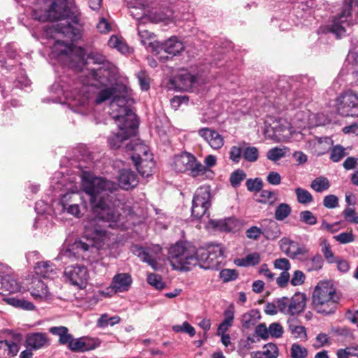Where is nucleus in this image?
Masks as SVG:
<instances>
[{
  "instance_id": "nucleus-1",
  "label": "nucleus",
  "mask_w": 358,
  "mask_h": 358,
  "mask_svg": "<svg viewBox=\"0 0 358 358\" xmlns=\"http://www.w3.org/2000/svg\"><path fill=\"white\" fill-rule=\"evenodd\" d=\"M74 28L76 29L75 27ZM77 30L76 36L70 38L71 40L78 38L79 30ZM60 36L67 38L58 34L49 38V43L52 42L50 47L52 57L75 69H82L86 59L88 62L101 66L90 70L87 83L77 80L70 85L64 79L55 82L50 88L51 96L45 99V101L66 104L73 112L87 115L92 112L94 103L99 104L111 97L113 99L116 95L122 94L124 85L118 89L113 85L108 86L116 79L117 73V69L113 64L107 61L106 57L98 52H92L85 58V49L73 44H67L61 40Z\"/></svg>"
},
{
  "instance_id": "nucleus-2",
  "label": "nucleus",
  "mask_w": 358,
  "mask_h": 358,
  "mask_svg": "<svg viewBox=\"0 0 358 358\" xmlns=\"http://www.w3.org/2000/svg\"><path fill=\"white\" fill-rule=\"evenodd\" d=\"M81 186L90 196V204L94 218L84 225V236L76 240L69 248L60 254V259L76 258L94 261L100 248L109 247L115 241L106 229L97 223L101 221L113 229L127 228L124 216L120 213L122 203L115 192L117 185L103 177L95 176L90 171H82Z\"/></svg>"
},
{
  "instance_id": "nucleus-3",
  "label": "nucleus",
  "mask_w": 358,
  "mask_h": 358,
  "mask_svg": "<svg viewBox=\"0 0 358 358\" xmlns=\"http://www.w3.org/2000/svg\"><path fill=\"white\" fill-rule=\"evenodd\" d=\"M22 6L31 8V16L38 21H58L52 26H45L44 34L50 38L55 34H63L69 38L76 36L78 30L74 28L79 19L70 14L66 0H18Z\"/></svg>"
},
{
  "instance_id": "nucleus-4",
  "label": "nucleus",
  "mask_w": 358,
  "mask_h": 358,
  "mask_svg": "<svg viewBox=\"0 0 358 358\" xmlns=\"http://www.w3.org/2000/svg\"><path fill=\"white\" fill-rule=\"evenodd\" d=\"M122 90V94L115 96L110 103V114L118 127V131L108 138L112 149L120 148L124 141L135 135L138 126L136 115L129 106V88L124 85Z\"/></svg>"
},
{
  "instance_id": "nucleus-5",
  "label": "nucleus",
  "mask_w": 358,
  "mask_h": 358,
  "mask_svg": "<svg viewBox=\"0 0 358 358\" xmlns=\"http://www.w3.org/2000/svg\"><path fill=\"white\" fill-rule=\"evenodd\" d=\"M292 90L289 92H282L278 90L272 92L268 95L269 101L277 108L278 110H293L296 108H302L306 105V99L303 97L304 94H296L295 90L301 88L308 90L315 85V80L307 76L299 75L291 78Z\"/></svg>"
},
{
  "instance_id": "nucleus-6",
  "label": "nucleus",
  "mask_w": 358,
  "mask_h": 358,
  "mask_svg": "<svg viewBox=\"0 0 358 358\" xmlns=\"http://www.w3.org/2000/svg\"><path fill=\"white\" fill-rule=\"evenodd\" d=\"M340 301V294L334 285L327 281L320 282L312 295L313 309L325 315L334 313Z\"/></svg>"
},
{
  "instance_id": "nucleus-7",
  "label": "nucleus",
  "mask_w": 358,
  "mask_h": 358,
  "mask_svg": "<svg viewBox=\"0 0 358 358\" xmlns=\"http://www.w3.org/2000/svg\"><path fill=\"white\" fill-rule=\"evenodd\" d=\"M197 250L189 243L178 242L168 252V259L173 269L187 271L197 264Z\"/></svg>"
},
{
  "instance_id": "nucleus-8",
  "label": "nucleus",
  "mask_w": 358,
  "mask_h": 358,
  "mask_svg": "<svg viewBox=\"0 0 358 358\" xmlns=\"http://www.w3.org/2000/svg\"><path fill=\"white\" fill-rule=\"evenodd\" d=\"M172 3L170 0H155L150 4L147 0H139L136 4H131L133 8H139L143 10V15H146L153 22H165L168 24L174 18V12L168 5Z\"/></svg>"
},
{
  "instance_id": "nucleus-9",
  "label": "nucleus",
  "mask_w": 358,
  "mask_h": 358,
  "mask_svg": "<svg viewBox=\"0 0 358 358\" xmlns=\"http://www.w3.org/2000/svg\"><path fill=\"white\" fill-rule=\"evenodd\" d=\"M67 181V177L61 172L55 173L50 181V186L54 192H59L62 190H66L65 194L60 195V205L64 208L69 204L80 202L83 203L85 208L86 203L83 201L82 196L78 193V187L73 181Z\"/></svg>"
},
{
  "instance_id": "nucleus-10",
  "label": "nucleus",
  "mask_w": 358,
  "mask_h": 358,
  "mask_svg": "<svg viewBox=\"0 0 358 358\" xmlns=\"http://www.w3.org/2000/svg\"><path fill=\"white\" fill-rule=\"evenodd\" d=\"M197 264L205 270H217L223 263L224 251L220 244H210L197 251Z\"/></svg>"
},
{
  "instance_id": "nucleus-11",
  "label": "nucleus",
  "mask_w": 358,
  "mask_h": 358,
  "mask_svg": "<svg viewBox=\"0 0 358 358\" xmlns=\"http://www.w3.org/2000/svg\"><path fill=\"white\" fill-rule=\"evenodd\" d=\"M172 166L176 171L188 172L193 178L203 176L208 171L193 155L187 152L175 156Z\"/></svg>"
},
{
  "instance_id": "nucleus-12",
  "label": "nucleus",
  "mask_w": 358,
  "mask_h": 358,
  "mask_svg": "<svg viewBox=\"0 0 358 358\" xmlns=\"http://www.w3.org/2000/svg\"><path fill=\"white\" fill-rule=\"evenodd\" d=\"M353 0H345V7L340 14L334 17L331 24L328 27V31L334 34L337 38L345 35L347 29L355 23H358V18L352 20L351 10Z\"/></svg>"
},
{
  "instance_id": "nucleus-13",
  "label": "nucleus",
  "mask_w": 358,
  "mask_h": 358,
  "mask_svg": "<svg viewBox=\"0 0 358 358\" xmlns=\"http://www.w3.org/2000/svg\"><path fill=\"white\" fill-rule=\"evenodd\" d=\"M336 110L343 117H358V93L347 90L336 99Z\"/></svg>"
},
{
  "instance_id": "nucleus-14",
  "label": "nucleus",
  "mask_w": 358,
  "mask_h": 358,
  "mask_svg": "<svg viewBox=\"0 0 358 358\" xmlns=\"http://www.w3.org/2000/svg\"><path fill=\"white\" fill-rule=\"evenodd\" d=\"M211 194L209 186H201L194 193L192 199V215L200 219L204 215L209 217L208 209L211 206Z\"/></svg>"
},
{
  "instance_id": "nucleus-15",
  "label": "nucleus",
  "mask_w": 358,
  "mask_h": 358,
  "mask_svg": "<svg viewBox=\"0 0 358 358\" xmlns=\"http://www.w3.org/2000/svg\"><path fill=\"white\" fill-rule=\"evenodd\" d=\"M292 134V128L285 121H274L272 124H266L264 134L266 138L274 140L276 142L286 141L289 140Z\"/></svg>"
},
{
  "instance_id": "nucleus-16",
  "label": "nucleus",
  "mask_w": 358,
  "mask_h": 358,
  "mask_svg": "<svg viewBox=\"0 0 358 358\" xmlns=\"http://www.w3.org/2000/svg\"><path fill=\"white\" fill-rule=\"evenodd\" d=\"M66 281L79 289L84 288L89 279V274L85 266L81 265L66 266L64 271Z\"/></svg>"
},
{
  "instance_id": "nucleus-17",
  "label": "nucleus",
  "mask_w": 358,
  "mask_h": 358,
  "mask_svg": "<svg viewBox=\"0 0 358 358\" xmlns=\"http://www.w3.org/2000/svg\"><path fill=\"white\" fill-rule=\"evenodd\" d=\"M132 283V278L128 273H122L116 274L110 285L106 289V291H101V294L104 296H112L118 292H127L129 289Z\"/></svg>"
},
{
  "instance_id": "nucleus-18",
  "label": "nucleus",
  "mask_w": 358,
  "mask_h": 358,
  "mask_svg": "<svg viewBox=\"0 0 358 358\" xmlns=\"http://www.w3.org/2000/svg\"><path fill=\"white\" fill-rule=\"evenodd\" d=\"M280 250L291 259H297L299 255H304L308 252L305 246L287 237L281 238L279 241Z\"/></svg>"
},
{
  "instance_id": "nucleus-19",
  "label": "nucleus",
  "mask_w": 358,
  "mask_h": 358,
  "mask_svg": "<svg viewBox=\"0 0 358 358\" xmlns=\"http://www.w3.org/2000/svg\"><path fill=\"white\" fill-rule=\"evenodd\" d=\"M131 250L143 262H147L155 270L157 269V255L161 252L159 245H155L152 248L134 245Z\"/></svg>"
},
{
  "instance_id": "nucleus-20",
  "label": "nucleus",
  "mask_w": 358,
  "mask_h": 358,
  "mask_svg": "<svg viewBox=\"0 0 358 358\" xmlns=\"http://www.w3.org/2000/svg\"><path fill=\"white\" fill-rule=\"evenodd\" d=\"M184 45L178 37L172 36L166 40L164 43H158L157 49L155 50L156 54H159L164 51V52L176 56L179 55L184 50Z\"/></svg>"
},
{
  "instance_id": "nucleus-21",
  "label": "nucleus",
  "mask_w": 358,
  "mask_h": 358,
  "mask_svg": "<svg viewBox=\"0 0 358 358\" xmlns=\"http://www.w3.org/2000/svg\"><path fill=\"white\" fill-rule=\"evenodd\" d=\"M198 134L213 150H220L224 145V137L214 129L201 128L198 131Z\"/></svg>"
},
{
  "instance_id": "nucleus-22",
  "label": "nucleus",
  "mask_w": 358,
  "mask_h": 358,
  "mask_svg": "<svg viewBox=\"0 0 358 358\" xmlns=\"http://www.w3.org/2000/svg\"><path fill=\"white\" fill-rule=\"evenodd\" d=\"M35 210L38 214L37 217L35 219L34 227L36 229L43 228V227H48L51 225V222L49 217L46 215L51 210L50 206L43 200L38 201L36 203Z\"/></svg>"
},
{
  "instance_id": "nucleus-23",
  "label": "nucleus",
  "mask_w": 358,
  "mask_h": 358,
  "mask_svg": "<svg viewBox=\"0 0 358 358\" xmlns=\"http://www.w3.org/2000/svg\"><path fill=\"white\" fill-rule=\"evenodd\" d=\"M117 181L120 187L128 190L137 186L138 184V178L134 171L124 169L120 171Z\"/></svg>"
},
{
  "instance_id": "nucleus-24",
  "label": "nucleus",
  "mask_w": 358,
  "mask_h": 358,
  "mask_svg": "<svg viewBox=\"0 0 358 358\" xmlns=\"http://www.w3.org/2000/svg\"><path fill=\"white\" fill-rule=\"evenodd\" d=\"M176 82L180 90L190 91L199 85V77L187 70H183L176 78Z\"/></svg>"
},
{
  "instance_id": "nucleus-25",
  "label": "nucleus",
  "mask_w": 358,
  "mask_h": 358,
  "mask_svg": "<svg viewBox=\"0 0 358 358\" xmlns=\"http://www.w3.org/2000/svg\"><path fill=\"white\" fill-rule=\"evenodd\" d=\"M320 114L314 115L310 113L309 110H299L296 113L294 117V122L299 128H305L306 127L319 126L324 124V121L317 120L313 123L312 118L313 117H319Z\"/></svg>"
},
{
  "instance_id": "nucleus-26",
  "label": "nucleus",
  "mask_w": 358,
  "mask_h": 358,
  "mask_svg": "<svg viewBox=\"0 0 358 358\" xmlns=\"http://www.w3.org/2000/svg\"><path fill=\"white\" fill-rule=\"evenodd\" d=\"M127 150H132L134 152L131 158L134 163H137L145 158L152 157V153L150 152L149 148L143 143H136L134 145L131 143L126 145Z\"/></svg>"
},
{
  "instance_id": "nucleus-27",
  "label": "nucleus",
  "mask_w": 358,
  "mask_h": 358,
  "mask_svg": "<svg viewBox=\"0 0 358 358\" xmlns=\"http://www.w3.org/2000/svg\"><path fill=\"white\" fill-rule=\"evenodd\" d=\"M34 271L38 275L43 278L53 279L57 275L56 266L50 261L37 262Z\"/></svg>"
},
{
  "instance_id": "nucleus-28",
  "label": "nucleus",
  "mask_w": 358,
  "mask_h": 358,
  "mask_svg": "<svg viewBox=\"0 0 358 358\" xmlns=\"http://www.w3.org/2000/svg\"><path fill=\"white\" fill-rule=\"evenodd\" d=\"M47 343V336L43 333L29 334L26 338L27 348L31 350L41 349L45 346Z\"/></svg>"
},
{
  "instance_id": "nucleus-29",
  "label": "nucleus",
  "mask_w": 358,
  "mask_h": 358,
  "mask_svg": "<svg viewBox=\"0 0 358 358\" xmlns=\"http://www.w3.org/2000/svg\"><path fill=\"white\" fill-rule=\"evenodd\" d=\"M260 319V311L258 309H251L241 316V327L243 329H250L257 324Z\"/></svg>"
},
{
  "instance_id": "nucleus-30",
  "label": "nucleus",
  "mask_w": 358,
  "mask_h": 358,
  "mask_svg": "<svg viewBox=\"0 0 358 358\" xmlns=\"http://www.w3.org/2000/svg\"><path fill=\"white\" fill-rule=\"evenodd\" d=\"M96 345L93 340L89 338H79L73 339L70 343L69 349L75 352H85L94 349Z\"/></svg>"
},
{
  "instance_id": "nucleus-31",
  "label": "nucleus",
  "mask_w": 358,
  "mask_h": 358,
  "mask_svg": "<svg viewBox=\"0 0 358 358\" xmlns=\"http://www.w3.org/2000/svg\"><path fill=\"white\" fill-rule=\"evenodd\" d=\"M138 33L141 40V43L146 48L150 49L152 52H155L157 49L159 41L156 39V36L153 33L147 30L138 28Z\"/></svg>"
},
{
  "instance_id": "nucleus-32",
  "label": "nucleus",
  "mask_w": 358,
  "mask_h": 358,
  "mask_svg": "<svg viewBox=\"0 0 358 358\" xmlns=\"http://www.w3.org/2000/svg\"><path fill=\"white\" fill-rule=\"evenodd\" d=\"M306 303V295L302 293H296L289 299L290 315H294L301 313L305 308Z\"/></svg>"
},
{
  "instance_id": "nucleus-33",
  "label": "nucleus",
  "mask_w": 358,
  "mask_h": 358,
  "mask_svg": "<svg viewBox=\"0 0 358 358\" xmlns=\"http://www.w3.org/2000/svg\"><path fill=\"white\" fill-rule=\"evenodd\" d=\"M134 164L142 177L148 178L152 174L155 168V162L153 161L152 157L145 158Z\"/></svg>"
},
{
  "instance_id": "nucleus-34",
  "label": "nucleus",
  "mask_w": 358,
  "mask_h": 358,
  "mask_svg": "<svg viewBox=\"0 0 358 358\" xmlns=\"http://www.w3.org/2000/svg\"><path fill=\"white\" fill-rule=\"evenodd\" d=\"M0 285L2 289L9 293H16L20 291L21 286L11 275H0Z\"/></svg>"
},
{
  "instance_id": "nucleus-35",
  "label": "nucleus",
  "mask_w": 358,
  "mask_h": 358,
  "mask_svg": "<svg viewBox=\"0 0 358 358\" xmlns=\"http://www.w3.org/2000/svg\"><path fill=\"white\" fill-rule=\"evenodd\" d=\"M224 319L219 324L217 334L227 333L229 328L232 327L234 320V310L233 308H229L224 311Z\"/></svg>"
},
{
  "instance_id": "nucleus-36",
  "label": "nucleus",
  "mask_w": 358,
  "mask_h": 358,
  "mask_svg": "<svg viewBox=\"0 0 358 358\" xmlns=\"http://www.w3.org/2000/svg\"><path fill=\"white\" fill-rule=\"evenodd\" d=\"M278 356V348L274 343L266 344L262 351H257L254 354V358H277Z\"/></svg>"
},
{
  "instance_id": "nucleus-37",
  "label": "nucleus",
  "mask_w": 358,
  "mask_h": 358,
  "mask_svg": "<svg viewBox=\"0 0 358 358\" xmlns=\"http://www.w3.org/2000/svg\"><path fill=\"white\" fill-rule=\"evenodd\" d=\"M108 45L111 48L116 49L122 54H129L130 48L127 45L122 37L116 35H112L108 41Z\"/></svg>"
},
{
  "instance_id": "nucleus-38",
  "label": "nucleus",
  "mask_w": 358,
  "mask_h": 358,
  "mask_svg": "<svg viewBox=\"0 0 358 358\" xmlns=\"http://www.w3.org/2000/svg\"><path fill=\"white\" fill-rule=\"evenodd\" d=\"M263 235L268 240H275L278 238L280 234V229L278 223L273 220L268 221L267 226L264 229Z\"/></svg>"
},
{
  "instance_id": "nucleus-39",
  "label": "nucleus",
  "mask_w": 358,
  "mask_h": 358,
  "mask_svg": "<svg viewBox=\"0 0 358 358\" xmlns=\"http://www.w3.org/2000/svg\"><path fill=\"white\" fill-rule=\"evenodd\" d=\"M4 300L8 304L22 310H33L35 308L34 305L31 302L23 299L10 296L5 298Z\"/></svg>"
},
{
  "instance_id": "nucleus-40",
  "label": "nucleus",
  "mask_w": 358,
  "mask_h": 358,
  "mask_svg": "<svg viewBox=\"0 0 358 358\" xmlns=\"http://www.w3.org/2000/svg\"><path fill=\"white\" fill-rule=\"evenodd\" d=\"M234 220L231 218L224 220H210L209 225L216 230L231 231L233 229Z\"/></svg>"
},
{
  "instance_id": "nucleus-41",
  "label": "nucleus",
  "mask_w": 358,
  "mask_h": 358,
  "mask_svg": "<svg viewBox=\"0 0 358 358\" xmlns=\"http://www.w3.org/2000/svg\"><path fill=\"white\" fill-rule=\"evenodd\" d=\"M33 283L34 286L31 294L34 299H43L48 296V286L44 282L41 280H35Z\"/></svg>"
},
{
  "instance_id": "nucleus-42",
  "label": "nucleus",
  "mask_w": 358,
  "mask_h": 358,
  "mask_svg": "<svg viewBox=\"0 0 358 358\" xmlns=\"http://www.w3.org/2000/svg\"><path fill=\"white\" fill-rule=\"evenodd\" d=\"M260 262V256L257 252H253L247 255L244 258L237 259L235 264L239 266H253L258 264Z\"/></svg>"
},
{
  "instance_id": "nucleus-43",
  "label": "nucleus",
  "mask_w": 358,
  "mask_h": 358,
  "mask_svg": "<svg viewBox=\"0 0 358 358\" xmlns=\"http://www.w3.org/2000/svg\"><path fill=\"white\" fill-rule=\"evenodd\" d=\"M6 53L7 56V59L5 58L0 59V67H5L7 69H9L10 67H13L15 64V57L17 56L15 50L13 48V46L11 45H8L6 50Z\"/></svg>"
},
{
  "instance_id": "nucleus-44",
  "label": "nucleus",
  "mask_w": 358,
  "mask_h": 358,
  "mask_svg": "<svg viewBox=\"0 0 358 358\" xmlns=\"http://www.w3.org/2000/svg\"><path fill=\"white\" fill-rule=\"evenodd\" d=\"M310 187L316 192L321 193L329 189L330 182L327 178L320 176L312 180Z\"/></svg>"
},
{
  "instance_id": "nucleus-45",
  "label": "nucleus",
  "mask_w": 358,
  "mask_h": 358,
  "mask_svg": "<svg viewBox=\"0 0 358 358\" xmlns=\"http://www.w3.org/2000/svg\"><path fill=\"white\" fill-rule=\"evenodd\" d=\"M296 200L300 204L308 206L313 201V196L311 193L302 187L295 189Z\"/></svg>"
},
{
  "instance_id": "nucleus-46",
  "label": "nucleus",
  "mask_w": 358,
  "mask_h": 358,
  "mask_svg": "<svg viewBox=\"0 0 358 358\" xmlns=\"http://www.w3.org/2000/svg\"><path fill=\"white\" fill-rule=\"evenodd\" d=\"M304 265L307 271H318L322 267L323 260L321 255L317 254L313 257L306 259Z\"/></svg>"
},
{
  "instance_id": "nucleus-47",
  "label": "nucleus",
  "mask_w": 358,
  "mask_h": 358,
  "mask_svg": "<svg viewBox=\"0 0 358 358\" xmlns=\"http://www.w3.org/2000/svg\"><path fill=\"white\" fill-rule=\"evenodd\" d=\"M289 152V150L287 147H275L267 152L266 157L272 162H277L285 157Z\"/></svg>"
},
{
  "instance_id": "nucleus-48",
  "label": "nucleus",
  "mask_w": 358,
  "mask_h": 358,
  "mask_svg": "<svg viewBox=\"0 0 358 358\" xmlns=\"http://www.w3.org/2000/svg\"><path fill=\"white\" fill-rule=\"evenodd\" d=\"M289 330L294 338L301 341L307 339L306 330L303 326L297 325L294 322H289Z\"/></svg>"
},
{
  "instance_id": "nucleus-49",
  "label": "nucleus",
  "mask_w": 358,
  "mask_h": 358,
  "mask_svg": "<svg viewBox=\"0 0 358 358\" xmlns=\"http://www.w3.org/2000/svg\"><path fill=\"white\" fill-rule=\"evenodd\" d=\"M120 322L119 316L109 317L107 314H102L97 320V327L100 328H106L108 325L114 326Z\"/></svg>"
},
{
  "instance_id": "nucleus-50",
  "label": "nucleus",
  "mask_w": 358,
  "mask_h": 358,
  "mask_svg": "<svg viewBox=\"0 0 358 358\" xmlns=\"http://www.w3.org/2000/svg\"><path fill=\"white\" fill-rule=\"evenodd\" d=\"M346 62L352 66L355 81L358 84V52L355 50H350L347 56Z\"/></svg>"
},
{
  "instance_id": "nucleus-51",
  "label": "nucleus",
  "mask_w": 358,
  "mask_h": 358,
  "mask_svg": "<svg viewBox=\"0 0 358 358\" xmlns=\"http://www.w3.org/2000/svg\"><path fill=\"white\" fill-rule=\"evenodd\" d=\"M291 207L285 203L279 204L275 211V218L278 221H282L291 213Z\"/></svg>"
},
{
  "instance_id": "nucleus-52",
  "label": "nucleus",
  "mask_w": 358,
  "mask_h": 358,
  "mask_svg": "<svg viewBox=\"0 0 358 358\" xmlns=\"http://www.w3.org/2000/svg\"><path fill=\"white\" fill-rule=\"evenodd\" d=\"M243 158L249 162H255L259 158V150L255 146H247L243 148Z\"/></svg>"
},
{
  "instance_id": "nucleus-53",
  "label": "nucleus",
  "mask_w": 358,
  "mask_h": 358,
  "mask_svg": "<svg viewBox=\"0 0 358 358\" xmlns=\"http://www.w3.org/2000/svg\"><path fill=\"white\" fill-rule=\"evenodd\" d=\"M346 155L345 149L343 146L337 145L331 148L330 159L334 162H338Z\"/></svg>"
},
{
  "instance_id": "nucleus-54",
  "label": "nucleus",
  "mask_w": 358,
  "mask_h": 358,
  "mask_svg": "<svg viewBox=\"0 0 358 358\" xmlns=\"http://www.w3.org/2000/svg\"><path fill=\"white\" fill-rule=\"evenodd\" d=\"M172 329L176 333L185 332L187 333L190 337L194 336L196 334L195 329L185 321L182 324H176L172 327Z\"/></svg>"
},
{
  "instance_id": "nucleus-55",
  "label": "nucleus",
  "mask_w": 358,
  "mask_h": 358,
  "mask_svg": "<svg viewBox=\"0 0 358 358\" xmlns=\"http://www.w3.org/2000/svg\"><path fill=\"white\" fill-rule=\"evenodd\" d=\"M238 273L236 269L224 268L220 272V278L223 282H228L236 280Z\"/></svg>"
},
{
  "instance_id": "nucleus-56",
  "label": "nucleus",
  "mask_w": 358,
  "mask_h": 358,
  "mask_svg": "<svg viewBox=\"0 0 358 358\" xmlns=\"http://www.w3.org/2000/svg\"><path fill=\"white\" fill-rule=\"evenodd\" d=\"M292 358H306L308 356V350L301 345L294 343L290 350Z\"/></svg>"
},
{
  "instance_id": "nucleus-57",
  "label": "nucleus",
  "mask_w": 358,
  "mask_h": 358,
  "mask_svg": "<svg viewBox=\"0 0 358 358\" xmlns=\"http://www.w3.org/2000/svg\"><path fill=\"white\" fill-rule=\"evenodd\" d=\"M259 203L272 204L275 201V196L273 192L266 189L260 191L259 198L257 200Z\"/></svg>"
},
{
  "instance_id": "nucleus-58",
  "label": "nucleus",
  "mask_w": 358,
  "mask_h": 358,
  "mask_svg": "<svg viewBox=\"0 0 358 358\" xmlns=\"http://www.w3.org/2000/svg\"><path fill=\"white\" fill-rule=\"evenodd\" d=\"M246 178L244 171L238 169L234 171L230 176V182L234 187H238L241 182Z\"/></svg>"
},
{
  "instance_id": "nucleus-59",
  "label": "nucleus",
  "mask_w": 358,
  "mask_h": 358,
  "mask_svg": "<svg viewBox=\"0 0 358 358\" xmlns=\"http://www.w3.org/2000/svg\"><path fill=\"white\" fill-rule=\"evenodd\" d=\"M322 252L328 263L333 264L336 262L337 257L332 252L329 243L326 241L323 242L322 245Z\"/></svg>"
},
{
  "instance_id": "nucleus-60",
  "label": "nucleus",
  "mask_w": 358,
  "mask_h": 358,
  "mask_svg": "<svg viewBox=\"0 0 358 358\" xmlns=\"http://www.w3.org/2000/svg\"><path fill=\"white\" fill-rule=\"evenodd\" d=\"M148 282L157 289H162L165 287L164 282L159 275L150 273L148 275Z\"/></svg>"
},
{
  "instance_id": "nucleus-61",
  "label": "nucleus",
  "mask_w": 358,
  "mask_h": 358,
  "mask_svg": "<svg viewBox=\"0 0 358 358\" xmlns=\"http://www.w3.org/2000/svg\"><path fill=\"white\" fill-rule=\"evenodd\" d=\"M62 210L77 218L81 217L84 214V212L81 210L80 206L78 202L69 204V206L62 208Z\"/></svg>"
},
{
  "instance_id": "nucleus-62",
  "label": "nucleus",
  "mask_w": 358,
  "mask_h": 358,
  "mask_svg": "<svg viewBox=\"0 0 358 358\" xmlns=\"http://www.w3.org/2000/svg\"><path fill=\"white\" fill-rule=\"evenodd\" d=\"M247 189L250 192H257L261 191L263 187L262 179L256 178L255 179L250 178L245 182Z\"/></svg>"
},
{
  "instance_id": "nucleus-63",
  "label": "nucleus",
  "mask_w": 358,
  "mask_h": 358,
  "mask_svg": "<svg viewBox=\"0 0 358 358\" xmlns=\"http://www.w3.org/2000/svg\"><path fill=\"white\" fill-rule=\"evenodd\" d=\"M299 220L301 222L315 225L317 223V218L310 210H303L299 213Z\"/></svg>"
},
{
  "instance_id": "nucleus-64",
  "label": "nucleus",
  "mask_w": 358,
  "mask_h": 358,
  "mask_svg": "<svg viewBox=\"0 0 358 358\" xmlns=\"http://www.w3.org/2000/svg\"><path fill=\"white\" fill-rule=\"evenodd\" d=\"M283 332V328L278 322H273L268 327L269 337L279 338L282 337Z\"/></svg>"
}]
</instances>
